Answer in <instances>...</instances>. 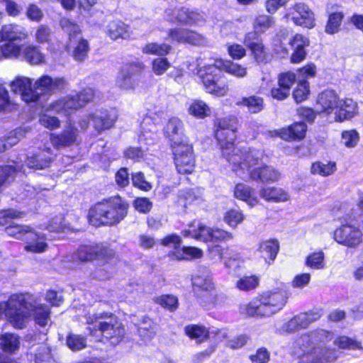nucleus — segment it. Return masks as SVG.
I'll return each mask as SVG.
<instances>
[{"mask_svg": "<svg viewBox=\"0 0 363 363\" xmlns=\"http://www.w3.org/2000/svg\"><path fill=\"white\" fill-rule=\"evenodd\" d=\"M238 121L235 116H228L215 121V135L223 156L231 164L232 170L241 179L250 177L262 183H275L281 178V173L272 167L260 164L264 155L262 150L250 147L235 148Z\"/></svg>", "mask_w": 363, "mask_h": 363, "instance_id": "nucleus-1", "label": "nucleus"}, {"mask_svg": "<svg viewBox=\"0 0 363 363\" xmlns=\"http://www.w3.org/2000/svg\"><path fill=\"white\" fill-rule=\"evenodd\" d=\"M333 339V334L325 330H317L303 335L297 341L298 351L295 354L300 357L298 363H332L337 357L335 349L324 346Z\"/></svg>", "mask_w": 363, "mask_h": 363, "instance_id": "nucleus-2", "label": "nucleus"}, {"mask_svg": "<svg viewBox=\"0 0 363 363\" xmlns=\"http://www.w3.org/2000/svg\"><path fill=\"white\" fill-rule=\"evenodd\" d=\"M287 300V294L284 290L268 291L241 304L239 311L245 317H269L280 311Z\"/></svg>", "mask_w": 363, "mask_h": 363, "instance_id": "nucleus-3", "label": "nucleus"}, {"mask_svg": "<svg viewBox=\"0 0 363 363\" xmlns=\"http://www.w3.org/2000/svg\"><path fill=\"white\" fill-rule=\"evenodd\" d=\"M128 206L119 196L104 200L90 208L89 221L96 227L117 224L125 217Z\"/></svg>", "mask_w": 363, "mask_h": 363, "instance_id": "nucleus-4", "label": "nucleus"}, {"mask_svg": "<svg viewBox=\"0 0 363 363\" xmlns=\"http://www.w3.org/2000/svg\"><path fill=\"white\" fill-rule=\"evenodd\" d=\"M89 325H94V328H89L90 333L94 335V330L99 331L101 335L108 340L112 345H117L122 340L125 330L118 318L109 313H100L89 315L86 318Z\"/></svg>", "mask_w": 363, "mask_h": 363, "instance_id": "nucleus-5", "label": "nucleus"}, {"mask_svg": "<svg viewBox=\"0 0 363 363\" xmlns=\"http://www.w3.org/2000/svg\"><path fill=\"white\" fill-rule=\"evenodd\" d=\"M191 283L195 292H207L208 294L199 299V303L207 310L220 306L225 300L222 294H213L216 289L211 271L206 267H200L192 276Z\"/></svg>", "mask_w": 363, "mask_h": 363, "instance_id": "nucleus-6", "label": "nucleus"}, {"mask_svg": "<svg viewBox=\"0 0 363 363\" xmlns=\"http://www.w3.org/2000/svg\"><path fill=\"white\" fill-rule=\"evenodd\" d=\"M339 218L341 225L333 232V239L340 245L348 248H357L363 242V233L360 229L362 224L356 216L342 211Z\"/></svg>", "mask_w": 363, "mask_h": 363, "instance_id": "nucleus-7", "label": "nucleus"}, {"mask_svg": "<svg viewBox=\"0 0 363 363\" xmlns=\"http://www.w3.org/2000/svg\"><path fill=\"white\" fill-rule=\"evenodd\" d=\"M197 74L207 93L218 97L228 94L229 87L224 81L225 76L219 68L214 65L212 60L206 63H199Z\"/></svg>", "mask_w": 363, "mask_h": 363, "instance_id": "nucleus-8", "label": "nucleus"}, {"mask_svg": "<svg viewBox=\"0 0 363 363\" xmlns=\"http://www.w3.org/2000/svg\"><path fill=\"white\" fill-rule=\"evenodd\" d=\"M94 97L91 89H84L82 91L70 94L50 104L48 110L57 113L69 116L77 110L84 107Z\"/></svg>", "mask_w": 363, "mask_h": 363, "instance_id": "nucleus-9", "label": "nucleus"}, {"mask_svg": "<svg viewBox=\"0 0 363 363\" xmlns=\"http://www.w3.org/2000/svg\"><path fill=\"white\" fill-rule=\"evenodd\" d=\"M117 119L118 113L116 109H96L82 118L78 124L83 130H86L91 125L98 133H100L111 128Z\"/></svg>", "mask_w": 363, "mask_h": 363, "instance_id": "nucleus-10", "label": "nucleus"}, {"mask_svg": "<svg viewBox=\"0 0 363 363\" xmlns=\"http://www.w3.org/2000/svg\"><path fill=\"white\" fill-rule=\"evenodd\" d=\"M160 244L169 248L167 255L172 260H191L203 256V251L196 247H182V238L177 234H169L160 240Z\"/></svg>", "mask_w": 363, "mask_h": 363, "instance_id": "nucleus-11", "label": "nucleus"}, {"mask_svg": "<svg viewBox=\"0 0 363 363\" xmlns=\"http://www.w3.org/2000/svg\"><path fill=\"white\" fill-rule=\"evenodd\" d=\"M282 19L286 22L291 21L294 24L303 28H313L315 23V13L305 3L298 2L286 9Z\"/></svg>", "mask_w": 363, "mask_h": 363, "instance_id": "nucleus-12", "label": "nucleus"}, {"mask_svg": "<svg viewBox=\"0 0 363 363\" xmlns=\"http://www.w3.org/2000/svg\"><path fill=\"white\" fill-rule=\"evenodd\" d=\"M174 162L179 174H191L195 167V157L193 148L187 141H181L171 145Z\"/></svg>", "mask_w": 363, "mask_h": 363, "instance_id": "nucleus-13", "label": "nucleus"}, {"mask_svg": "<svg viewBox=\"0 0 363 363\" xmlns=\"http://www.w3.org/2000/svg\"><path fill=\"white\" fill-rule=\"evenodd\" d=\"M143 62H133L124 65L116 78V84L125 90L134 89L138 84V76L143 70Z\"/></svg>", "mask_w": 363, "mask_h": 363, "instance_id": "nucleus-14", "label": "nucleus"}, {"mask_svg": "<svg viewBox=\"0 0 363 363\" xmlns=\"http://www.w3.org/2000/svg\"><path fill=\"white\" fill-rule=\"evenodd\" d=\"M115 252L113 250L97 244L81 245L76 253V256L82 262L94 259L108 262L113 258Z\"/></svg>", "mask_w": 363, "mask_h": 363, "instance_id": "nucleus-15", "label": "nucleus"}, {"mask_svg": "<svg viewBox=\"0 0 363 363\" xmlns=\"http://www.w3.org/2000/svg\"><path fill=\"white\" fill-rule=\"evenodd\" d=\"M67 81L64 77H52L44 74L35 81V88L38 100L41 96H50L61 91L67 86Z\"/></svg>", "mask_w": 363, "mask_h": 363, "instance_id": "nucleus-16", "label": "nucleus"}, {"mask_svg": "<svg viewBox=\"0 0 363 363\" xmlns=\"http://www.w3.org/2000/svg\"><path fill=\"white\" fill-rule=\"evenodd\" d=\"M11 90L19 94L21 99L26 103L38 101V94L35 88V82L29 77L18 76L10 83Z\"/></svg>", "mask_w": 363, "mask_h": 363, "instance_id": "nucleus-17", "label": "nucleus"}, {"mask_svg": "<svg viewBox=\"0 0 363 363\" xmlns=\"http://www.w3.org/2000/svg\"><path fill=\"white\" fill-rule=\"evenodd\" d=\"M339 101L340 98L335 91L326 89L322 91L316 99L317 113L332 118Z\"/></svg>", "mask_w": 363, "mask_h": 363, "instance_id": "nucleus-18", "label": "nucleus"}, {"mask_svg": "<svg viewBox=\"0 0 363 363\" xmlns=\"http://www.w3.org/2000/svg\"><path fill=\"white\" fill-rule=\"evenodd\" d=\"M24 294H28L25 293ZM32 297L31 303L30 304L28 312V321H29L30 316L32 315L35 323L40 326L45 327L50 323V308L43 303H38L35 297L28 294ZM28 322H27L28 323Z\"/></svg>", "mask_w": 363, "mask_h": 363, "instance_id": "nucleus-19", "label": "nucleus"}, {"mask_svg": "<svg viewBox=\"0 0 363 363\" xmlns=\"http://www.w3.org/2000/svg\"><path fill=\"white\" fill-rule=\"evenodd\" d=\"M321 315L320 311L318 310L300 313L285 323L283 328L288 333L296 332L307 328L311 323L318 320Z\"/></svg>", "mask_w": 363, "mask_h": 363, "instance_id": "nucleus-20", "label": "nucleus"}, {"mask_svg": "<svg viewBox=\"0 0 363 363\" xmlns=\"http://www.w3.org/2000/svg\"><path fill=\"white\" fill-rule=\"evenodd\" d=\"M78 136L77 128L69 123L59 134H50V140L56 148L66 147L74 145Z\"/></svg>", "mask_w": 363, "mask_h": 363, "instance_id": "nucleus-21", "label": "nucleus"}, {"mask_svg": "<svg viewBox=\"0 0 363 363\" xmlns=\"http://www.w3.org/2000/svg\"><path fill=\"white\" fill-rule=\"evenodd\" d=\"M259 200L269 203H284L290 200L289 191L283 188L274 186H264L259 189Z\"/></svg>", "mask_w": 363, "mask_h": 363, "instance_id": "nucleus-22", "label": "nucleus"}, {"mask_svg": "<svg viewBox=\"0 0 363 363\" xmlns=\"http://www.w3.org/2000/svg\"><path fill=\"white\" fill-rule=\"evenodd\" d=\"M357 113V102L351 99H340L332 118L334 121L340 123L350 120Z\"/></svg>", "mask_w": 363, "mask_h": 363, "instance_id": "nucleus-23", "label": "nucleus"}, {"mask_svg": "<svg viewBox=\"0 0 363 363\" xmlns=\"http://www.w3.org/2000/svg\"><path fill=\"white\" fill-rule=\"evenodd\" d=\"M308 38L301 34H296L289 40L293 52L291 55V62L294 64L301 62L305 60L307 52L306 48L309 46Z\"/></svg>", "mask_w": 363, "mask_h": 363, "instance_id": "nucleus-24", "label": "nucleus"}, {"mask_svg": "<svg viewBox=\"0 0 363 363\" xmlns=\"http://www.w3.org/2000/svg\"><path fill=\"white\" fill-rule=\"evenodd\" d=\"M234 196L244 201L249 207L253 208L259 203V191L254 188L243 184H237L234 188Z\"/></svg>", "mask_w": 363, "mask_h": 363, "instance_id": "nucleus-25", "label": "nucleus"}, {"mask_svg": "<svg viewBox=\"0 0 363 363\" xmlns=\"http://www.w3.org/2000/svg\"><path fill=\"white\" fill-rule=\"evenodd\" d=\"M168 38L172 41L188 43L193 45H201L204 41L201 35L183 28L170 29Z\"/></svg>", "mask_w": 363, "mask_h": 363, "instance_id": "nucleus-26", "label": "nucleus"}, {"mask_svg": "<svg viewBox=\"0 0 363 363\" xmlns=\"http://www.w3.org/2000/svg\"><path fill=\"white\" fill-rule=\"evenodd\" d=\"M213 228L208 227L198 220H194L189 228L182 232L184 237H191L197 240L211 242Z\"/></svg>", "mask_w": 363, "mask_h": 363, "instance_id": "nucleus-27", "label": "nucleus"}, {"mask_svg": "<svg viewBox=\"0 0 363 363\" xmlns=\"http://www.w3.org/2000/svg\"><path fill=\"white\" fill-rule=\"evenodd\" d=\"M53 160V154L50 148L38 150V151L32 156H28L26 163L30 169H43L50 166Z\"/></svg>", "mask_w": 363, "mask_h": 363, "instance_id": "nucleus-28", "label": "nucleus"}, {"mask_svg": "<svg viewBox=\"0 0 363 363\" xmlns=\"http://www.w3.org/2000/svg\"><path fill=\"white\" fill-rule=\"evenodd\" d=\"M163 107L156 105H150L143 114V119L140 123L142 129L152 131L154 125L158 123L164 116Z\"/></svg>", "mask_w": 363, "mask_h": 363, "instance_id": "nucleus-29", "label": "nucleus"}, {"mask_svg": "<svg viewBox=\"0 0 363 363\" xmlns=\"http://www.w3.org/2000/svg\"><path fill=\"white\" fill-rule=\"evenodd\" d=\"M27 37L26 29L16 23L4 25L0 29V41L23 40Z\"/></svg>", "mask_w": 363, "mask_h": 363, "instance_id": "nucleus-30", "label": "nucleus"}, {"mask_svg": "<svg viewBox=\"0 0 363 363\" xmlns=\"http://www.w3.org/2000/svg\"><path fill=\"white\" fill-rule=\"evenodd\" d=\"M214 65L219 68L222 72L232 75L238 79H242L247 75V69L238 63L232 61H225L222 59H213Z\"/></svg>", "mask_w": 363, "mask_h": 363, "instance_id": "nucleus-31", "label": "nucleus"}, {"mask_svg": "<svg viewBox=\"0 0 363 363\" xmlns=\"http://www.w3.org/2000/svg\"><path fill=\"white\" fill-rule=\"evenodd\" d=\"M307 127L304 123H296L288 128L275 130V135L285 140H301L305 137Z\"/></svg>", "mask_w": 363, "mask_h": 363, "instance_id": "nucleus-32", "label": "nucleus"}, {"mask_svg": "<svg viewBox=\"0 0 363 363\" xmlns=\"http://www.w3.org/2000/svg\"><path fill=\"white\" fill-rule=\"evenodd\" d=\"M279 243L276 239H269L259 242L258 252L267 263L271 264L277 257Z\"/></svg>", "mask_w": 363, "mask_h": 363, "instance_id": "nucleus-33", "label": "nucleus"}, {"mask_svg": "<svg viewBox=\"0 0 363 363\" xmlns=\"http://www.w3.org/2000/svg\"><path fill=\"white\" fill-rule=\"evenodd\" d=\"M165 133L172 141L171 145L181 141H187L186 137L183 135V124L180 119L174 117L169 120Z\"/></svg>", "mask_w": 363, "mask_h": 363, "instance_id": "nucleus-34", "label": "nucleus"}, {"mask_svg": "<svg viewBox=\"0 0 363 363\" xmlns=\"http://www.w3.org/2000/svg\"><path fill=\"white\" fill-rule=\"evenodd\" d=\"M106 33L112 40L127 39L130 36L128 26L119 21L109 23L106 26Z\"/></svg>", "mask_w": 363, "mask_h": 363, "instance_id": "nucleus-35", "label": "nucleus"}, {"mask_svg": "<svg viewBox=\"0 0 363 363\" xmlns=\"http://www.w3.org/2000/svg\"><path fill=\"white\" fill-rule=\"evenodd\" d=\"M33 234L34 236L26 238L25 250L34 253L44 252L48 248L45 238L43 235H40L35 230H33Z\"/></svg>", "mask_w": 363, "mask_h": 363, "instance_id": "nucleus-36", "label": "nucleus"}, {"mask_svg": "<svg viewBox=\"0 0 363 363\" xmlns=\"http://www.w3.org/2000/svg\"><path fill=\"white\" fill-rule=\"evenodd\" d=\"M344 17L345 14L342 11L329 12L325 32L329 35L337 33L340 30Z\"/></svg>", "mask_w": 363, "mask_h": 363, "instance_id": "nucleus-37", "label": "nucleus"}, {"mask_svg": "<svg viewBox=\"0 0 363 363\" xmlns=\"http://www.w3.org/2000/svg\"><path fill=\"white\" fill-rule=\"evenodd\" d=\"M188 113L198 119H204L211 116V109L205 101L194 99L189 106Z\"/></svg>", "mask_w": 363, "mask_h": 363, "instance_id": "nucleus-38", "label": "nucleus"}, {"mask_svg": "<svg viewBox=\"0 0 363 363\" xmlns=\"http://www.w3.org/2000/svg\"><path fill=\"white\" fill-rule=\"evenodd\" d=\"M21 57L29 64L40 65L45 62V55L40 49L35 45H24Z\"/></svg>", "mask_w": 363, "mask_h": 363, "instance_id": "nucleus-39", "label": "nucleus"}, {"mask_svg": "<svg viewBox=\"0 0 363 363\" xmlns=\"http://www.w3.org/2000/svg\"><path fill=\"white\" fill-rule=\"evenodd\" d=\"M21 345V340L15 333H4L0 335V348L9 353H13L18 350Z\"/></svg>", "mask_w": 363, "mask_h": 363, "instance_id": "nucleus-40", "label": "nucleus"}, {"mask_svg": "<svg viewBox=\"0 0 363 363\" xmlns=\"http://www.w3.org/2000/svg\"><path fill=\"white\" fill-rule=\"evenodd\" d=\"M184 332L189 338L199 343L206 341L210 335V330L202 325H188L184 328Z\"/></svg>", "mask_w": 363, "mask_h": 363, "instance_id": "nucleus-41", "label": "nucleus"}, {"mask_svg": "<svg viewBox=\"0 0 363 363\" xmlns=\"http://www.w3.org/2000/svg\"><path fill=\"white\" fill-rule=\"evenodd\" d=\"M22 171L26 173L23 167L16 164L13 165H4L0 167V189L6 187L9 184L13 181L18 172Z\"/></svg>", "mask_w": 363, "mask_h": 363, "instance_id": "nucleus-42", "label": "nucleus"}, {"mask_svg": "<svg viewBox=\"0 0 363 363\" xmlns=\"http://www.w3.org/2000/svg\"><path fill=\"white\" fill-rule=\"evenodd\" d=\"M23 45L8 41L0 46V60L3 59H14L21 57Z\"/></svg>", "mask_w": 363, "mask_h": 363, "instance_id": "nucleus-43", "label": "nucleus"}, {"mask_svg": "<svg viewBox=\"0 0 363 363\" xmlns=\"http://www.w3.org/2000/svg\"><path fill=\"white\" fill-rule=\"evenodd\" d=\"M334 345L341 350L363 351L362 342L346 335H339L333 341Z\"/></svg>", "mask_w": 363, "mask_h": 363, "instance_id": "nucleus-44", "label": "nucleus"}, {"mask_svg": "<svg viewBox=\"0 0 363 363\" xmlns=\"http://www.w3.org/2000/svg\"><path fill=\"white\" fill-rule=\"evenodd\" d=\"M236 104L238 106L247 107L248 111L252 113H259L264 108L263 99L257 96L242 98L238 101Z\"/></svg>", "mask_w": 363, "mask_h": 363, "instance_id": "nucleus-45", "label": "nucleus"}, {"mask_svg": "<svg viewBox=\"0 0 363 363\" xmlns=\"http://www.w3.org/2000/svg\"><path fill=\"white\" fill-rule=\"evenodd\" d=\"M6 233L18 240H26L27 238L34 236L33 230L27 225H10L6 228Z\"/></svg>", "mask_w": 363, "mask_h": 363, "instance_id": "nucleus-46", "label": "nucleus"}, {"mask_svg": "<svg viewBox=\"0 0 363 363\" xmlns=\"http://www.w3.org/2000/svg\"><path fill=\"white\" fill-rule=\"evenodd\" d=\"M310 93L309 82L306 79H300L293 91L292 95L296 103H301L308 98Z\"/></svg>", "mask_w": 363, "mask_h": 363, "instance_id": "nucleus-47", "label": "nucleus"}, {"mask_svg": "<svg viewBox=\"0 0 363 363\" xmlns=\"http://www.w3.org/2000/svg\"><path fill=\"white\" fill-rule=\"evenodd\" d=\"M245 219V216L240 209H229L223 216L224 222L230 228H235Z\"/></svg>", "mask_w": 363, "mask_h": 363, "instance_id": "nucleus-48", "label": "nucleus"}, {"mask_svg": "<svg viewBox=\"0 0 363 363\" xmlns=\"http://www.w3.org/2000/svg\"><path fill=\"white\" fill-rule=\"evenodd\" d=\"M171 46L166 43H150L143 47L142 51L145 54L165 56L169 53Z\"/></svg>", "mask_w": 363, "mask_h": 363, "instance_id": "nucleus-49", "label": "nucleus"}, {"mask_svg": "<svg viewBox=\"0 0 363 363\" xmlns=\"http://www.w3.org/2000/svg\"><path fill=\"white\" fill-rule=\"evenodd\" d=\"M306 265L313 269H322L325 267V255L321 250L314 252L306 257Z\"/></svg>", "mask_w": 363, "mask_h": 363, "instance_id": "nucleus-50", "label": "nucleus"}, {"mask_svg": "<svg viewBox=\"0 0 363 363\" xmlns=\"http://www.w3.org/2000/svg\"><path fill=\"white\" fill-rule=\"evenodd\" d=\"M359 138V134L356 130H346L341 133L340 143L347 148H354L358 145Z\"/></svg>", "mask_w": 363, "mask_h": 363, "instance_id": "nucleus-51", "label": "nucleus"}, {"mask_svg": "<svg viewBox=\"0 0 363 363\" xmlns=\"http://www.w3.org/2000/svg\"><path fill=\"white\" fill-rule=\"evenodd\" d=\"M336 170V164L333 162H329L324 164L320 162L312 164L311 171L313 174H319L323 177H327L333 174Z\"/></svg>", "mask_w": 363, "mask_h": 363, "instance_id": "nucleus-52", "label": "nucleus"}, {"mask_svg": "<svg viewBox=\"0 0 363 363\" xmlns=\"http://www.w3.org/2000/svg\"><path fill=\"white\" fill-rule=\"evenodd\" d=\"M275 23L274 18L267 15H259L254 21L253 28L257 32L263 33Z\"/></svg>", "mask_w": 363, "mask_h": 363, "instance_id": "nucleus-53", "label": "nucleus"}, {"mask_svg": "<svg viewBox=\"0 0 363 363\" xmlns=\"http://www.w3.org/2000/svg\"><path fill=\"white\" fill-rule=\"evenodd\" d=\"M63 221L64 217L62 215L57 216L49 221L48 225L45 226V229L50 232L67 233L71 231V228Z\"/></svg>", "mask_w": 363, "mask_h": 363, "instance_id": "nucleus-54", "label": "nucleus"}, {"mask_svg": "<svg viewBox=\"0 0 363 363\" xmlns=\"http://www.w3.org/2000/svg\"><path fill=\"white\" fill-rule=\"evenodd\" d=\"M259 279L255 275L246 276L240 278L236 282V287L244 291L253 290L259 285Z\"/></svg>", "mask_w": 363, "mask_h": 363, "instance_id": "nucleus-55", "label": "nucleus"}, {"mask_svg": "<svg viewBox=\"0 0 363 363\" xmlns=\"http://www.w3.org/2000/svg\"><path fill=\"white\" fill-rule=\"evenodd\" d=\"M66 343L72 351H79L86 347V338L80 335L69 334L67 337Z\"/></svg>", "mask_w": 363, "mask_h": 363, "instance_id": "nucleus-56", "label": "nucleus"}, {"mask_svg": "<svg viewBox=\"0 0 363 363\" xmlns=\"http://www.w3.org/2000/svg\"><path fill=\"white\" fill-rule=\"evenodd\" d=\"M155 301L170 311L176 310L178 307V299L172 295H162L155 298Z\"/></svg>", "mask_w": 363, "mask_h": 363, "instance_id": "nucleus-57", "label": "nucleus"}, {"mask_svg": "<svg viewBox=\"0 0 363 363\" xmlns=\"http://www.w3.org/2000/svg\"><path fill=\"white\" fill-rule=\"evenodd\" d=\"M88 51V42L84 39H79L77 44L74 47L72 56L75 60L81 62L86 57Z\"/></svg>", "mask_w": 363, "mask_h": 363, "instance_id": "nucleus-58", "label": "nucleus"}, {"mask_svg": "<svg viewBox=\"0 0 363 363\" xmlns=\"http://www.w3.org/2000/svg\"><path fill=\"white\" fill-rule=\"evenodd\" d=\"M133 185L144 191H148L152 189V184L145 179V175L141 172H137L132 174Z\"/></svg>", "mask_w": 363, "mask_h": 363, "instance_id": "nucleus-59", "label": "nucleus"}, {"mask_svg": "<svg viewBox=\"0 0 363 363\" xmlns=\"http://www.w3.org/2000/svg\"><path fill=\"white\" fill-rule=\"evenodd\" d=\"M171 64L165 57L155 58L152 62V71L157 76L164 74L170 67Z\"/></svg>", "mask_w": 363, "mask_h": 363, "instance_id": "nucleus-60", "label": "nucleus"}, {"mask_svg": "<svg viewBox=\"0 0 363 363\" xmlns=\"http://www.w3.org/2000/svg\"><path fill=\"white\" fill-rule=\"evenodd\" d=\"M26 135V131L23 128L16 129L9 133L4 144L3 150L12 147Z\"/></svg>", "mask_w": 363, "mask_h": 363, "instance_id": "nucleus-61", "label": "nucleus"}, {"mask_svg": "<svg viewBox=\"0 0 363 363\" xmlns=\"http://www.w3.org/2000/svg\"><path fill=\"white\" fill-rule=\"evenodd\" d=\"M254 55L255 59L259 63L267 62L269 58V55L266 50L262 43L255 44L249 48Z\"/></svg>", "mask_w": 363, "mask_h": 363, "instance_id": "nucleus-62", "label": "nucleus"}, {"mask_svg": "<svg viewBox=\"0 0 363 363\" xmlns=\"http://www.w3.org/2000/svg\"><path fill=\"white\" fill-rule=\"evenodd\" d=\"M35 363H53L50 350L45 345H40L35 354Z\"/></svg>", "mask_w": 363, "mask_h": 363, "instance_id": "nucleus-63", "label": "nucleus"}, {"mask_svg": "<svg viewBox=\"0 0 363 363\" xmlns=\"http://www.w3.org/2000/svg\"><path fill=\"white\" fill-rule=\"evenodd\" d=\"M296 79V75L293 72H286L281 73L278 77V84L283 86L288 91H291V89Z\"/></svg>", "mask_w": 363, "mask_h": 363, "instance_id": "nucleus-64", "label": "nucleus"}]
</instances>
